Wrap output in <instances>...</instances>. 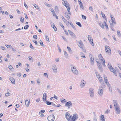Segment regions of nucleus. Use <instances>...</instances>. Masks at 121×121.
I'll use <instances>...</instances> for the list:
<instances>
[{
  "label": "nucleus",
  "mask_w": 121,
  "mask_h": 121,
  "mask_svg": "<svg viewBox=\"0 0 121 121\" xmlns=\"http://www.w3.org/2000/svg\"><path fill=\"white\" fill-rule=\"evenodd\" d=\"M108 67L110 71L112 72H113L115 74H116V76H117L116 72L114 69L112 67L110 63H108Z\"/></svg>",
  "instance_id": "obj_1"
},
{
  "label": "nucleus",
  "mask_w": 121,
  "mask_h": 121,
  "mask_svg": "<svg viewBox=\"0 0 121 121\" xmlns=\"http://www.w3.org/2000/svg\"><path fill=\"white\" fill-rule=\"evenodd\" d=\"M104 87L102 86L99 87L98 92V94L100 96H102L103 94L104 91Z\"/></svg>",
  "instance_id": "obj_2"
},
{
  "label": "nucleus",
  "mask_w": 121,
  "mask_h": 121,
  "mask_svg": "<svg viewBox=\"0 0 121 121\" xmlns=\"http://www.w3.org/2000/svg\"><path fill=\"white\" fill-rule=\"evenodd\" d=\"M71 70L72 72L76 74H78V71L76 69L73 65L71 66Z\"/></svg>",
  "instance_id": "obj_3"
},
{
  "label": "nucleus",
  "mask_w": 121,
  "mask_h": 121,
  "mask_svg": "<svg viewBox=\"0 0 121 121\" xmlns=\"http://www.w3.org/2000/svg\"><path fill=\"white\" fill-rule=\"evenodd\" d=\"M89 91L90 96L92 98L93 97L94 95V89L92 88H90Z\"/></svg>",
  "instance_id": "obj_4"
},
{
  "label": "nucleus",
  "mask_w": 121,
  "mask_h": 121,
  "mask_svg": "<svg viewBox=\"0 0 121 121\" xmlns=\"http://www.w3.org/2000/svg\"><path fill=\"white\" fill-rule=\"evenodd\" d=\"M78 118V115L77 114L75 113L73 115V116L71 118V120L72 121H76Z\"/></svg>",
  "instance_id": "obj_5"
},
{
  "label": "nucleus",
  "mask_w": 121,
  "mask_h": 121,
  "mask_svg": "<svg viewBox=\"0 0 121 121\" xmlns=\"http://www.w3.org/2000/svg\"><path fill=\"white\" fill-rule=\"evenodd\" d=\"M55 119L54 116L53 115H51L48 117V121H53Z\"/></svg>",
  "instance_id": "obj_6"
},
{
  "label": "nucleus",
  "mask_w": 121,
  "mask_h": 121,
  "mask_svg": "<svg viewBox=\"0 0 121 121\" xmlns=\"http://www.w3.org/2000/svg\"><path fill=\"white\" fill-rule=\"evenodd\" d=\"M77 43L78 46L81 48H83V44L81 40H80L79 41H77Z\"/></svg>",
  "instance_id": "obj_7"
},
{
  "label": "nucleus",
  "mask_w": 121,
  "mask_h": 121,
  "mask_svg": "<svg viewBox=\"0 0 121 121\" xmlns=\"http://www.w3.org/2000/svg\"><path fill=\"white\" fill-rule=\"evenodd\" d=\"M65 117L68 121L70 120L71 118V117L70 114L68 112H66L65 113Z\"/></svg>",
  "instance_id": "obj_8"
},
{
  "label": "nucleus",
  "mask_w": 121,
  "mask_h": 121,
  "mask_svg": "<svg viewBox=\"0 0 121 121\" xmlns=\"http://www.w3.org/2000/svg\"><path fill=\"white\" fill-rule=\"evenodd\" d=\"M65 106L66 107H68V108H69L70 107L72 106V103L71 101L65 103Z\"/></svg>",
  "instance_id": "obj_9"
},
{
  "label": "nucleus",
  "mask_w": 121,
  "mask_h": 121,
  "mask_svg": "<svg viewBox=\"0 0 121 121\" xmlns=\"http://www.w3.org/2000/svg\"><path fill=\"white\" fill-rule=\"evenodd\" d=\"M88 38L90 43L93 46H94V44L93 43V39H92V38L89 35H88Z\"/></svg>",
  "instance_id": "obj_10"
},
{
  "label": "nucleus",
  "mask_w": 121,
  "mask_h": 121,
  "mask_svg": "<svg viewBox=\"0 0 121 121\" xmlns=\"http://www.w3.org/2000/svg\"><path fill=\"white\" fill-rule=\"evenodd\" d=\"M105 50L107 53H111V49L109 46H105Z\"/></svg>",
  "instance_id": "obj_11"
},
{
  "label": "nucleus",
  "mask_w": 121,
  "mask_h": 121,
  "mask_svg": "<svg viewBox=\"0 0 121 121\" xmlns=\"http://www.w3.org/2000/svg\"><path fill=\"white\" fill-rule=\"evenodd\" d=\"M86 82L84 80H82L81 81L80 86L81 88H83L84 86L86 84Z\"/></svg>",
  "instance_id": "obj_12"
},
{
  "label": "nucleus",
  "mask_w": 121,
  "mask_h": 121,
  "mask_svg": "<svg viewBox=\"0 0 121 121\" xmlns=\"http://www.w3.org/2000/svg\"><path fill=\"white\" fill-rule=\"evenodd\" d=\"M69 32V33L70 35L72 37L74 38H76V36L70 30H68Z\"/></svg>",
  "instance_id": "obj_13"
},
{
  "label": "nucleus",
  "mask_w": 121,
  "mask_h": 121,
  "mask_svg": "<svg viewBox=\"0 0 121 121\" xmlns=\"http://www.w3.org/2000/svg\"><path fill=\"white\" fill-rule=\"evenodd\" d=\"M115 109L116 112V113L118 114H119L120 113V108L119 107H117L115 108Z\"/></svg>",
  "instance_id": "obj_14"
},
{
  "label": "nucleus",
  "mask_w": 121,
  "mask_h": 121,
  "mask_svg": "<svg viewBox=\"0 0 121 121\" xmlns=\"http://www.w3.org/2000/svg\"><path fill=\"white\" fill-rule=\"evenodd\" d=\"M112 21V22H110V25H112V26H113V24L114 23V24H116V22H115V18L112 19H111Z\"/></svg>",
  "instance_id": "obj_15"
},
{
  "label": "nucleus",
  "mask_w": 121,
  "mask_h": 121,
  "mask_svg": "<svg viewBox=\"0 0 121 121\" xmlns=\"http://www.w3.org/2000/svg\"><path fill=\"white\" fill-rule=\"evenodd\" d=\"M52 69L54 72L55 73H56L57 72L56 66V65H54L52 66Z\"/></svg>",
  "instance_id": "obj_16"
},
{
  "label": "nucleus",
  "mask_w": 121,
  "mask_h": 121,
  "mask_svg": "<svg viewBox=\"0 0 121 121\" xmlns=\"http://www.w3.org/2000/svg\"><path fill=\"white\" fill-rule=\"evenodd\" d=\"M9 79L12 84H14L15 83V80L13 77H10Z\"/></svg>",
  "instance_id": "obj_17"
},
{
  "label": "nucleus",
  "mask_w": 121,
  "mask_h": 121,
  "mask_svg": "<svg viewBox=\"0 0 121 121\" xmlns=\"http://www.w3.org/2000/svg\"><path fill=\"white\" fill-rule=\"evenodd\" d=\"M30 102V100L29 99V100L27 99L25 101V104L28 107L29 106Z\"/></svg>",
  "instance_id": "obj_18"
},
{
  "label": "nucleus",
  "mask_w": 121,
  "mask_h": 121,
  "mask_svg": "<svg viewBox=\"0 0 121 121\" xmlns=\"http://www.w3.org/2000/svg\"><path fill=\"white\" fill-rule=\"evenodd\" d=\"M100 120H102V121H105L104 117V115H101L100 116Z\"/></svg>",
  "instance_id": "obj_19"
},
{
  "label": "nucleus",
  "mask_w": 121,
  "mask_h": 121,
  "mask_svg": "<svg viewBox=\"0 0 121 121\" xmlns=\"http://www.w3.org/2000/svg\"><path fill=\"white\" fill-rule=\"evenodd\" d=\"M66 7L67 9V11L68 12V13L69 14H70V15H71V14L70 12V10L69 7L68 5H67L66 6Z\"/></svg>",
  "instance_id": "obj_20"
},
{
  "label": "nucleus",
  "mask_w": 121,
  "mask_h": 121,
  "mask_svg": "<svg viewBox=\"0 0 121 121\" xmlns=\"http://www.w3.org/2000/svg\"><path fill=\"white\" fill-rule=\"evenodd\" d=\"M98 65V68L99 69V70L100 71L102 72L103 71V68L102 67V66L101 65H99V64Z\"/></svg>",
  "instance_id": "obj_21"
},
{
  "label": "nucleus",
  "mask_w": 121,
  "mask_h": 121,
  "mask_svg": "<svg viewBox=\"0 0 121 121\" xmlns=\"http://www.w3.org/2000/svg\"><path fill=\"white\" fill-rule=\"evenodd\" d=\"M65 16L68 19H70V17L69 16V14H68L67 12L65 13H64Z\"/></svg>",
  "instance_id": "obj_22"
},
{
  "label": "nucleus",
  "mask_w": 121,
  "mask_h": 121,
  "mask_svg": "<svg viewBox=\"0 0 121 121\" xmlns=\"http://www.w3.org/2000/svg\"><path fill=\"white\" fill-rule=\"evenodd\" d=\"M98 56L99 58L101 59L102 61L103 60H104L101 54H99V55Z\"/></svg>",
  "instance_id": "obj_23"
},
{
  "label": "nucleus",
  "mask_w": 121,
  "mask_h": 121,
  "mask_svg": "<svg viewBox=\"0 0 121 121\" xmlns=\"http://www.w3.org/2000/svg\"><path fill=\"white\" fill-rule=\"evenodd\" d=\"M50 10L52 12L53 16L54 15V14H56V13L54 11V10L52 8H50Z\"/></svg>",
  "instance_id": "obj_24"
},
{
  "label": "nucleus",
  "mask_w": 121,
  "mask_h": 121,
  "mask_svg": "<svg viewBox=\"0 0 121 121\" xmlns=\"http://www.w3.org/2000/svg\"><path fill=\"white\" fill-rule=\"evenodd\" d=\"M67 49H68V50L69 51V52L70 53H72V51L71 50V48L70 47L67 46Z\"/></svg>",
  "instance_id": "obj_25"
},
{
  "label": "nucleus",
  "mask_w": 121,
  "mask_h": 121,
  "mask_svg": "<svg viewBox=\"0 0 121 121\" xmlns=\"http://www.w3.org/2000/svg\"><path fill=\"white\" fill-rule=\"evenodd\" d=\"M99 76L98 77V78L99 79V81L100 82V81H101L103 80L102 79L101 77V76L100 75H99Z\"/></svg>",
  "instance_id": "obj_26"
},
{
  "label": "nucleus",
  "mask_w": 121,
  "mask_h": 121,
  "mask_svg": "<svg viewBox=\"0 0 121 121\" xmlns=\"http://www.w3.org/2000/svg\"><path fill=\"white\" fill-rule=\"evenodd\" d=\"M101 15L103 17L104 19H106V17L105 16L104 14L102 12H101Z\"/></svg>",
  "instance_id": "obj_27"
},
{
  "label": "nucleus",
  "mask_w": 121,
  "mask_h": 121,
  "mask_svg": "<svg viewBox=\"0 0 121 121\" xmlns=\"http://www.w3.org/2000/svg\"><path fill=\"white\" fill-rule=\"evenodd\" d=\"M76 23L80 27H82V25L80 22H76Z\"/></svg>",
  "instance_id": "obj_28"
},
{
  "label": "nucleus",
  "mask_w": 121,
  "mask_h": 121,
  "mask_svg": "<svg viewBox=\"0 0 121 121\" xmlns=\"http://www.w3.org/2000/svg\"><path fill=\"white\" fill-rule=\"evenodd\" d=\"M46 104H47L48 105H49L52 104V102H50L48 101H46Z\"/></svg>",
  "instance_id": "obj_29"
},
{
  "label": "nucleus",
  "mask_w": 121,
  "mask_h": 121,
  "mask_svg": "<svg viewBox=\"0 0 121 121\" xmlns=\"http://www.w3.org/2000/svg\"><path fill=\"white\" fill-rule=\"evenodd\" d=\"M99 25L101 26V27L103 29L104 28V25L102 24V23H99Z\"/></svg>",
  "instance_id": "obj_30"
},
{
  "label": "nucleus",
  "mask_w": 121,
  "mask_h": 121,
  "mask_svg": "<svg viewBox=\"0 0 121 121\" xmlns=\"http://www.w3.org/2000/svg\"><path fill=\"white\" fill-rule=\"evenodd\" d=\"M20 21L22 23H23L24 21V18L23 17H20Z\"/></svg>",
  "instance_id": "obj_31"
},
{
  "label": "nucleus",
  "mask_w": 121,
  "mask_h": 121,
  "mask_svg": "<svg viewBox=\"0 0 121 121\" xmlns=\"http://www.w3.org/2000/svg\"><path fill=\"white\" fill-rule=\"evenodd\" d=\"M39 43H40V44L41 45L43 46H44L43 44V42L41 40H40L39 42Z\"/></svg>",
  "instance_id": "obj_32"
},
{
  "label": "nucleus",
  "mask_w": 121,
  "mask_h": 121,
  "mask_svg": "<svg viewBox=\"0 0 121 121\" xmlns=\"http://www.w3.org/2000/svg\"><path fill=\"white\" fill-rule=\"evenodd\" d=\"M91 62L92 64H93L94 63V60L93 57L92 58H91Z\"/></svg>",
  "instance_id": "obj_33"
},
{
  "label": "nucleus",
  "mask_w": 121,
  "mask_h": 121,
  "mask_svg": "<svg viewBox=\"0 0 121 121\" xmlns=\"http://www.w3.org/2000/svg\"><path fill=\"white\" fill-rule=\"evenodd\" d=\"M52 27L53 28L54 30L56 31L57 30V29L56 27L55 26L54 24V25L53 26H52Z\"/></svg>",
  "instance_id": "obj_34"
},
{
  "label": "nucleus",
  "mask_w": 121,
  "mask_h": 121,
  "mask_svg": "<svg viewBox=\"0 0 121 121\" xmlns=\"http://www.w3.org/2000/svg\"><path fill=\"white\" fill-rule=\"evenodd\" d=\"M45 112V110H41L39 112V114H42L44 113Z\"/></svg>",
  "instance_id": "obj_35"
},
{
  "label": "nucleus",
  "mask_w": 121,
  "mask_h": 121,
  "mask_svg": "<svg viewBox=\"0 0 121 121\" xmlns=\"http://www.w3.org/2000/svg\"><path fill=\"white\" fill-rule=\"evenodd\" d=\"M105 83L106 84V85L109 87V89H110V84L108 82V81H107Z\"/></svg>",
  "instance_id": "obj_36"
},
{
  "label": "nucleus",
  "mask_w": 121,
  "mask_h": 121,
  "mask_svg": "<svg viewBox=\"0 0 121 121\" xmlns=\"http://www.w3.org/2000/svg\"><path fill=\"white\" fill-rule=\"evenodd\" d=\"M70 25H71V27L74 30H75L76 28L74 27V26L73 24L72 23H71L70 24Z\"/></svg>",
  "instance_id": "obj_37"
},
{
  "label": "nucleus",
  "mask_w": 121,
  "mask_h": 121,
  "mask_svg": "<svg viewBox=\"0 0 121 121\" xmlns=\"http://www.w3.org/2000/svg\"><path fill=\"white\" fill-rule=\"evenodd\" d=\"M43 97H45V100H47V99H46L47 95H46V93H45L43 94Z\"/></svg>",
  "instance_id": "obj_38"
},
{
  "label": "nucleus",
  "mask_w": 121,
  "mask_h": 121,
  "mask_svg": "<svg viewBox=\"0 0 121 121\" xmlns=\"http://www.w3.org/2000/svg\"><path fill=\"white\" fill-rule=\"evenodd\" d=\"M105 76L104 77V79L105 82H106L108 81V80L107 79V78Z\"/></svg>",
  "instance_id": "obj_39"
},
{
  "label": "nucleus",
  "mask_w": 121,
  "mask_h": 121,
  "mask_svg": "<svg viewBox=\"0 0 121 121\" xmlns=\"http://www.w3.org/2000/svg\"><path fill=\"white\" fill-rule=\"evenodd\" d=\"M29 27V26L28 25H26L24 27V29L25 30H26L28 29Z\"/></svg>",
  "instance_id": "obj_40"
},
{
  "label": "nucleus",
  "mask_w": 121,
  "mask_h": 121,
  "mask_svg": "<svg viewBox=\"0 0 121 121\" xmlns=\"http://www.w3.org/2000/svg\"><path fill=\"white\" fill-rule=\"evenodd\" d=\"M45 38L46 39L47 41H49V38H48V36H47V35H46L45 36Z\"/></svg>",
  "instance_id": "obj_41"
},
{
  "label": "nucleus",
  "mask_w": 121,
  "mask_h": 121,
  "mask_svg": "<svg viewBox=\"0 0 121 121\" xmlns=\"http://www.w3.org/2000/svg\"><path fill=\"white\" fill-rule=\"evenodd\" d=\"M113 101L114 105L115 104H118L117 101L116 100H114Z\"/></svg>",
  "instance_id": "obj_42"
},
{
  "label": "nucleus",
  "mask_w": 121,
  "mask_h": 121,
  "mask_svg": "<svg viewBox=\"0 0 121 121\" xmlns=\"http://www.w3.org/2000/svg\"><path fill=\"white\" fill-rule=\"evenodd\" d=\"M100 82L101 84V85L103 86L105 84L104 82L103 81V80L102 81H100Z\"/></svg>",
  "instance_id": "obj_43"
},
{
  "label": "nucleus",
  "mask_w": 121,
  "mask_h": 121,
  "mask_svg": "<svg viewBox=\"0 0 121 121\" xmlns=\"http://www.w3.org/2000/svg\"><path fill=\"white\" fill-rule=\"evenodd\" d=\"M30 47L31 49H34L33 47L32 46V44L31 43H30Z\"/></svg>",
  "instance_id": "obj_44"
},
{
  "label": "nucleus",
  "mask_w": 121,
  "mask_h": 121,
  "mask_svg": "<svg viewBox=\"0 0 121 121\" xmlns=\"http://www.w3.org/2000/svg\"><path fill=\"white\" fill-rule=\"evenodd\" d=\"M33 38L35 39H37V35H34L33 36Z\"/></svg>",
  "instance_id": "obj_45"
},
{
  "label": "nucleus",
  "mask_w": 121,
  "mask_h": 121,
  "mask_svg": "<svg viewBox=\"0 0 121 121\" xmlns=\"http://www.w3.org/2000/svg\"><path fill=\"white\" fill-rule=\"evenodd\" d=\"M59 24L60 25L62 28H63L64 30V26H63V24L61 23H59Z\"/></svg>",
  "instance_id": "obj_46"
},
{
  "label": "nucleus",
  "mask_w": 121,
  "mask_h": 121,
  "mask_svg": "<svg viewBox=\"0 0 121 121\" xmlns=\"http://www.w3.org/2000/svg\"><path fill=\"white\" fill-rule=\"evenodd\" d=\"M10 95V94L9 93H6L5 95L7 97Z\"/></svg>",
  "instance_id": "obj_47"
},
{
  "label": "nucleus",
  "mask_w": 121,
  "mask_h": 121,
  "mask_svg": "<svg viewBox=\"0 0 121 121\" xmlns=\"http://www.w3.org/2000/svg\"><path fill=\"white\" fill-rule=\"evenodd\" d=\"M55 10L56 11H58V8L57 7V6H55Z\"/></svg>",
  "instance_id": "obj_48"
},
{
  "label": "nucleus",
  "mask_w": 121,
  "mask_h": 121,
  "mask_svg": "<svg viewBox=\"0 0 121 121\" xmlns=\"http://www.w3.org/2000/svg\"><path fill=\"white\" fill-rule=\"evenodd\" d=\"M97 117L95 115L94 117V120L95 121H96L97 120Z\"/></svg>",
  "instance_id": "obj_49"
},
{
  "label": "nucleus",
  "mask_w": 121,
  "mask_h": 121,
  "mask_svg": "<svg viewBox=\"0 0 121 121\" xmlns=\"http://www.w3.org/2000/svg\"><path fill=\"white\" fill-rule=\"evenodd\" d=\"M117 34L119 35V36H120L121 34L119 30H118L117 31Z\"/></svg>",
  "instance_id": "obj_50"
},
{
  "label": "nucleus",
  "mask_w": 121,
  "mask_h": 121,
  "mask_svg": "<svg viewBox=\"0 0 121 121\" xmlns=\"http://www.w3.org/2000/svg\"><path fill=\"white\" fill-rule=\"evenodd\" d=\"M111 25V26H110L111 28V29L113 31H115L114 29L113 28V26H112V25Z\"/></svg>",
  "instance_id": "obj_51"
},
{
  "label": "nucleus",
  "mask_w": 121,
  "mask_h": 121,
  "mask_svg": "<svg viewBox=\"0 0 121 121\" xmlns=\"http://www.w3.org/2000/svg\"><path fill=\"white\" fill-rule=\"evenodd\" d=\"M40 100V98H38L36 99L35 101L36 102H39V101Z\"/></svg>",
  "instance_id": "obj_52"
},
{
  "label": "nucleus",
  "mask_w": 121,
  "mask_h": 121,
  "mask_svg": "<svg viewBox=\"0 0 121 121\" xmlns=\"http://www.w3.org/2000/svg\"><path fill=\"white\" fill-rule=\"evenodd\" d=\"M89 9L91 10V11H93V8L92 6H90L89 7Z\"/></svg>",
  "instance_id": "obj_53"
},
{
  "label": "nucleus",
  "mask_w": 121,
  "mask_h": 121,
  "mask_svg": "<svg viewBox=\"0 0 121 121\" xmlns=\"http://www.w3.org/2000/svg\"><path fill=\"white\" fill-rule=\"evenodd\" d=\"M64 55L66 56H68V54H67V53L66 51H64Z\"/></svg>",
  "instance_id": "obj_54"
},
{
  "label": "nucleus",
  "mask_w": 121,
  "mask_h": 121,
  "mask_svg": "<svg viewBox=\"0 0 121 121\" xmlns=\"http://www.w3.org/2000/svg\"><path fill=\"white\" fill-rule=\"evenodd\" d=\"M61 102L63 103L64 102H66V100L65 99H63V100H61Z\"/></svg>",
  "instance_id": "obj_55"
},
{
  "label": "nucleus",
  "mask_w": 121,
  "mask_h": 121,
  "mask_svg": "<svg viewBox=\"0 0 121 121\" xmlns=\"http://www.w3.org/2000/svg\"><path fill=\"white\" fill-rule=\"evenodd\" d=\"M102 61L103 62L102 63V65L104 66L105 67V61L104 60H102Z\"/></svg>",
  "instance_id": "obj_56"
},
{
  "label": "nucleus",
  "mask_w": 121,
  "mask_h": 121,
  "mask_svg": "<svg viewBox=\"0 0 121 121\" xmlns=\"http://www.w3.org/2000/svg\"><path fill=\"white\" fill-rule=\"evenodd\" d=\"M28 58L29 60H32V61H33V59L31 56H29L28 57ZM30 61H32V60H30Z\"/></svg>",
  "instance_id": "obj_57"
},
{
  "label": "nucleus",
  "mask_w": 121,
  "mask_h": 121,
  "mask_svg": "<svg viewBox=\"0 0 121 121\" xmlns=\"http://www.w3.org/2000/svg\"><path fill=\"white\" fill-rule=\"evenodd\" d=\"M63 21L65 23H66L67 22V20L65 19V18H64V19H63Z\"/></svg>",
  "instance_id": "obj_58"
},
{
  "label": "nucleus",
  "mask_w": 121,
  "mask_h": 121,
  "mask_svg": "<svg viewBox=\"0 0 121 121\" xmlns=\"http://www.w3.org/2000/svg\"><path fill=\"white\" fill-rule=\"evenodd\" d=\"M33 5L34 7L36 9H38V6L36 4H35L34 5Z\"/></svg>",
  "instance_id": "obj_59"
},
{
  "label": "nucleus",
  "mask_w": 121,
  "mask_h": 121,
  "mask_svg": "<svg viewBox=\"0 0 121 121\" xmlns=\"http://www.w3.org/2000/svg\"><path fill=\"white\" fill-rule=\"evenodd\" d=\"M32 41L33 42L35 43V44H37L38 43L35 40H32Z\"/></svg>",
  "instance_id": "obj_60"
},
{
  "label": "nucleus",
  "mask_w": 121,
  "mask_h": 121,
  "mask_svg": "<svg viewBox=\"0 0 121 121\" xmlns=\"http://www.w3.org/2000/svg\"><path fill=\"white\" fill-rule=\"evenodd\" d=\"M7 47L8 48H12V47L10 45H7Z\"/></svg>",
  "instance_id": "obj_61"
},
{
  "label": "nucleus",
  "mask_w": 121,
  "mask_h": 121,
  "mask_svg": "<svg viewBox=\"0 0 121 121\" xmlns=\"http://www.w3.org/2000/svg\"><path fill=\"white\" fill-rule=\"evenodd\" d=\"M82 18L83 19H84L85 20L86 19V17L85 16L83 15H82Z\"/></svg>",
  "instance_id": "obj_62"
},
{
  "label": "nucleus",
  "mask_w": 121,
  "mask_h": 121,
  "mask_svg": "<svg viewBox=\"0 0 121 121\" xmlns=\"http://www.w3.org/2000/svg\"><path fill=\"white\" fill-rule=\"evenodd\" d=\"M9 68L10 70H11L12 69H13V67L12 66L10 65L9 66Z\"/></svg>",
  "instance_id": "obj_63"
},
{
  "label": "nucleus",
  "mask_w": 121,
  "mask_h": 121,
  "mask_svg": "<svg viewBox=\"0 0 121 121\" xmlns=\"http://www.w3.org/2000/svg\"><path fill=\"white\" fill-rule=\"evenodd\" d=\"M95 74L96 75L97 77L99 76V75H100L98 73V72H96V71H95Z\"/></svg>",
  "instance_id": "obj_64"
}]
</instances>
